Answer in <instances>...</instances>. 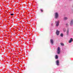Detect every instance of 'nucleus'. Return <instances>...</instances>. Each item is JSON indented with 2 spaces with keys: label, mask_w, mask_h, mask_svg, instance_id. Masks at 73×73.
<instances>
[{
  "label": "nucleus",
  "mask_w": 73,
  "mask_h": 73,
  "mask_svg": "<svg viewBox=\"0 0 73 73\" xmlns=\"http://www.w3.org/2000/svg\"><path fill=\"white\" fill-rule=\"evenodd\" d=\"M56 53L57 54H61V49L60 47H58L57 48Z\"/></svg>",
  "instance_id": "nucleus-1"
},
{
  "label": "nucleus",
  "mask_w": 73,
  "mask_h": 73,
  "mask_svg": "<svg viewBox=\"0 0 73 73\" xmlns=\"http://www.w3.org/2000/svg\"><path fill=\"white\" fill-rule=\"evenodd\" d=\"M56 26L58 27L59 26V24H60V21H56Z\"/></svg>",
  "instance_id": "nucleus-2"
},
{
  "label": "nucleus",
  "mask_w": 73,
  "mask_h": 73,
  "mask_svg": "<svg viewBox=\"0 0 73 73\" xmlns=\"http://www.w3.org/2000/svg\"><path fill=\"white\" fill-rule=\"evenodd\" d=\"M59 17V15L58 13H55V18L56 19H58Z\"/></svg>",
  "instance_id": "nucleus-3"
},
{
  "label": "nucleus",
  "mask_w": 73,
  "mask_h": 73,
  "mask_svg": "<svg viewBox=\"0 0 73 73\" xmlns=\"http://www.w3.org/2000/svg\"><path fill=\"white\" fill-rule=\"evenodd\" d=\"M56 65H57V66H59L60 65V62H59V60H57L56 61Z\"/></svg>",
  "instance_id": "nucleus-4"
},
{
  "label": "nucleus",
  "mask_w": 73,
  "mask_h": 73,
  "mask_svg": "<svg viewBox=\"0 0 73 73\" xmlns=\"http://www.w3.org/2000/svg\"><path fill=\"white\" fill-rule=\"evenodd\" d=\"M60 32L58 31V29L56 30V34L57 36H58L59 35V34H60Z\"/></svg>",
  "instance_id": "nucleus-5"
},
{
  "label": "nucleus",
  "mask_w": 73,
  "mask_h": 73,
  "mask_svg": "<svg viewBox=\"0 0 73 73\" xmlns=\"http://www.w3.org/2000/svg\"><path fill=\"white\" fill-rule=\"evenodd\" d=\"M50 42L51 44H53V40L52 39L50 40Z\"/></svg>",
  "instance_id": "nucleus-6"
},
{
  "label": "nucleus",
  "mask_w": 73,
  "mask_h": 73,
  "mask_svg": "<svg viewBox=\"0 0 73 73\" xmlns=\"http://www.w3.org/2000/svg\"><path fill=\"white\" fill-rule=\"evenodd\" d=\"M68 19V17H64V20H67Z\"/></svg>",
  "instance_id": "nucleus-7"
},
{
  "label": "nucleus",
  "mask_w": 73,
  "mask_h": 73,
  "mask_svg": "<svg viewBox=\"0 0 73 73\" xmlns=\"http://www.w3.org/2000/svg\"><path fill=\"white\" fill-rule=\"evenodd\" d=\"M55 59H57L58 58V56L57 55H56L55 56Z\"/></svg>",
  "instance_id": "nucleus-8"
},
{
  "label": "nucleus",
  "mask_w": 73,
  "mask_h": 73,
  "mask_svg": "<svg viewBox=\"0 0 73 73\" xmlns=\"http://www.w3.org/2000/svg\"><path fill=\"white\" fill-rule=\"evenodd\" d=\"M60 37H63V36H64V34L63 33H61L60 34Z\"/></svg>",
  "instance_id": "nucleus-9"
},
{
  "label": "nucleus",
  "mask_w": 73,
  "mask_h": 73,
  "mask_svg": "<svg viewBox=\"0 0 73 73\" xmlns=\"http://www.w3.org/2000/svg\"><path fill=\"white\" fill-rule=\"evenodd\" d=\"M73 25V20H72L71 21V23H70V25Z\"/></svg>",
  "instance_id": "nucleus-10"
},
{
  "label": "nucleus",
  "mask_w": 73,
  "mask_h": 73,
  "mask_svg": "<svg viewBox=\"0 0 73 73\" xmlns=\"http://www.w3.org/2000/svg\"><path fill=\"white\" fill-rule=\"evenodd\" d=\"M72 41H73V40L72 38H71L70 40L69 41V43H70Z\"/></svg>",
  "instance_id": "nucleus-11"
},
{
  "label": "nucleus",
  "mask_w": 73,
  "mask_h": 73,
  "mask_svg": "<svg viewBox=\"0 0 73 73\" xmlns=\"http://www.w3.org/2000/svg\"><path fill=\"white\" fill-rule=\"evenodd\" d=\"M69 30H68L67 31V35H69Z\"/></svg>",
  "instance_id": "nucleus-12"
},
{
  "label": "nucleus",
  "mask_w": 73,
  "mask_h": 73,
  "mask_svg": "<svg viewBox=\"0 0 73 73\" xmlns=\"http://www.w3.org/2000/svg\"><path fill=\"white\" fill-rule=\"evenodd\" d=\"M60 45L62 46H64V44H63V43H60Z\"/></svg>",
  "instance_id": "nucleus-13"
},
{
  "label": "nucleus",
  "mask_w": 73,
  "mask_h": 73,
  "mask_svg": "<svg viewBox=\"0 0 73 73\" xmlns=\"http://www.w3.org/2000/svg\"><path fill=\"white\" fill-rule=\"evenodd\" d=\"M63 31L64 32H65V31H66V29H65L64 28L63 29Z\"/></svg>",
  "instance_id": "nucleus-14"
},
{
  "label": "nucleus",
  "mask_w": 73,
  "mask_h": 73,
  "mask_svg": "<svg viewBox=\"0 0 73 73\" xmlns=\"http://www.w3.org/2000/svg\"><path fill=\"white\" fill-rule=\"evenodd\" d=\"M11 16H13V14H11Z\"/></svg>",
  "instance_id": "nucleus-15"
},
{
  "label": "nucleus",
  "mask_w": 73,
  "mask_h": 73,
  "mask_svg": "<svg viewBox=\"0 0 73 73\" xmlns=\"http://www.w3.org/2000/svg\"><path fill=\"white\" fill-rule=\"evenodd\" d=\"M40 11H41L42 12H43V10H40Z\"/></svg>",
  "instance_id": "nucleus-16"
},
{
  "label": "nucleus",
  "mask_w": 73,
  "mask_h": 73,
  "mask_svg": "<svg viewBox=\"0 0 73 73\" xmlns=\"http://www.w3.org/2000/svg\"><path fill=\"white\" fill-rule=\"evenodd\" d=\"M66 25H68V24H66Z\"/></svg>",
  "instance_id": "nucleus-17"
}]
</instances>
